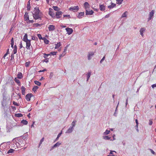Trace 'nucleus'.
Segmentation results:
<instances>
[{
	"mask_svg": "<svg viewBox=\"0 0 156 156\" xmlns=\"http://www.w3.org/2000/svg\"><path fill=\"white\" fill-rule=\"evenodd\" d=\"M56 53H57V52L54 51V52H50V54H51L52 55H56Z\"/></svg>",
	"mask_w": 156,
	"mask_h": 156,
	"instance_id": "79ce46f5",
	"label": "nucleus"
},
{
	"mask_svg": "<svg viewBox=\"0 0 156 156\" xmlns=\"http://www.w3.org/2000/svg\"><path fill=\"white\" fill-rule=\"evenodd\" d=\"M9 51V49H8V50H7V52H6V53L4 55V56H3V58H5V57H6V56L8 54V51Z\"/></svg>",
	"mask_w": 156,
	"mask_h": 156,
	"instance_id": "09e8293b",
	"label": "nucleus"
},
{
	"mask_svg": "<svg viewBox=\"0 0 156 156\" xmlns=\"http://www.w3.org/2000/svg\"><path fill=\"white\" fill-rule=\"evenodd\" d=\"M84 12H80L79 13V15H78L77 17L79 18H81L84 15Z\"/></svg>",
	"mask_w": 156,
	"mask_h": 156,
	"instance_id": "2eb2a0df",
	"label": "nucleus"
},
{
	"mask_svg": "<svg viewBox=\"0 0 156 156\" xmlns=\"http://www.w3.org/2000/svg\"><path fill=\"white\" fill-rule=\"evenodd\" d=\"M151 86L152 87V88H153L156 87V84H153Z\"/></svg>",
	"mask_w": 156,
	"mask_h": 156,
	"instance_id": "e2e57ef3",
	"label": "nucleus"
},
{
	"mask_svg": "<svg viewBox=\"0 0 156 156\" xmlns=\"http://www.w3.org/2000/svg\"><path fill=\"white\" fill-rule=\"evenodd\" d=\"M64 17H67L69 18H70V16L69 15H63Z\"/></svg>",
	"mask_w": 156,
	"mask_h": 156,
	"instance_id": "37998d69",
	"label": "nucleus"
},
{
	"mask_svg": "<svg viewBox=\"0 0 156 156\" xmlns=\"http://www.w3.org/2000/svg\"><path fill=\"white\" fill-rule=\"evenodd\" d=\"M61 144V143H60L59 142H58L54 145V146H53V147H56L60 145Z\"/></svg>",
	"mask_w": 156,
	"mask_h": 156,
	"instance_id": "7c9ffc66",
	"label": "nucleus"
},
{
	"mask_svg": "<svg viewBox=\"0 0 156 156\" xmlns=\"http://www.w3.org/2000/svg\"><path fill=\"white\" fill-rule=\"evenodd\" d=\"M110 137H109L108 136H106L104 138V139L106 140H109L110 139Z\"/></svg>",
	"mask_w": 156,
	"mask_h": 156,
	"instance_id": "a18cd8bd",
	"label": "nucleus"
},
{
	"mask_svg": "<svg viewBox=\"0 0 156 156\" xmlns=\"http://www.w3.org/2000/svg\"><path fill=\"white\" fill-rule=\"evenodd\" d=\"M66 30L67 32V34L68 35H69L72 34L73 32V30L72 28L67 27L66 29Z\"/></svg>",
	"mask_w": 156,
	"mask_h": 156,
	"instance_id": "423d86ee",
	"label": "nucleus"
},
{
	"mask_svg": "<svg viewBox=\"0 0 156 156\" xmlns=\"http://www.w3.org/2000/svg\"><path fill=\"white\" fill-rule=\"evenodd\" d=\"M153 123V122H152V120L151 119H150L149 120V124L150 125H152Z\"/></svg>",
	"mask_w": 156,
	"mask_h": 156,
	"instance_id": "864d4df0",
	"label": "nucleus"
},
{
	"mask_svg": "<svg viewBox=\"0 0 156 156\" xmlns=\"http://www.w3.org/2000/svg\"><path fill=\"white\" fill-rule=\"evenodd\" d=\"M41 24H39L38 23H35L33 24V26L35 27H37L39 26H41Z\"/></svg>",
	"mask_w": 156,
	"mask_h": 156,
	"instance_id": "cd10ccee",
	"label": "nucleus"
},
{
	"mask_svg": "<svg viewBox=\"0 0 156 156\" xmlns=\"http://www.w3.org/2000/svg\"><path fill=\"white\" fill-rule=\"evenodd\" d=\"M30 62H27L25 63V66L26 67L29 66L30 65Z\"/></svg>",
	"mask_w": 156,
	"mask_h": 156,
	"instance_id": "58836bf2",
	"label": "nucleus"
},
{
	"mask_svg": "<svg viewBox=\"0 0 156 156\" xmlns=\"http://www.w3.org/2000/svg\"><path fill=\"white\" fill-rule=\"evenodd\" d=\"M66 54V53H65L64 54H62L60 55L59 58V60L61 59V57H63Z\"/></svg>",
	"mask_w": 156,
	"mask_h": 156,
	"instance_id": "a19ab883",
	"label": "nucleus"
},
{
	"mask_svg": "<svg viewBox=\"0 0 156 156\" xmlns=\"http://www.w3.org/2000/svg\"><path fill=\"white\" fill-rule=\"evenodd\" d=\"M84 7L85 9L87 10V9H89L90 8V6L88 3L86 2L84 4Z\"/></svg>",
	"mask_w": 156,
	"mask_h": 156,
	"instance_id": "9d476101",
	"label": "nucleus"
},
{
	"mask_svg": "<svg viewBox=\"0 0 156 156\" xmlns=\"http://www.w3.org/2000/svg\"><path fill=\"white\" fill-rule=\"evenodd\" d=\"M105 59V56H104L103 58L101 60V61H100V62L101 63L103 61V60H104Z\"/></svg>",
	"mask_w": 156,
	"mask_h": 156,
	"instance_id": "bf43d9fd",
	"label": "nucleus"
},
{
	"mask_svg": "<svg viewBox=\"0 0 156 156\" xmlns=\"http://www.w3.org/2000/svg\"><path fill=\"white\" fill-rule=\"evenodd\" d=\"M14 42H11V47L13 48V45H14Z\"/></svg>",
	"mask_w": 156,
	"mask_h": 156,
	"instance_id": "052dcab7",
	"label": "nucleus"
},
{
	"mask_svg": "<svg viewBox=\"0 0 156 156\" xmlns=\"http://www.w3.org/2000/svg\"><path fill=\"white\" fill-rule=\"evenodd\" d=\"M15 116H16V117H22L23 115L21 113H18V114H15Z\"/></svg>",
	"mask_w": 156,
	"mask_h": 156,
	"instance_id": "b1692460",
	"label": "nucleus"
},
{
	"mask_svg": "<svg viewBox=\"0 0 156 156\" xmlns=\"http://www.w3.org/2000/svg\"><path fill=\"white\" fill-rule=\"evenodd\" d=\"M44 137H43L40 140L39 143V146H40L41 144H42V142L44 141Z\"/></svg>",
	"mask_w": 156,
	"mask_h": 156,
	"instance_id": "c03bdc74",
	"label": "nucleus"
},
{
	"mask_svg": "<svg viewBox=\"0 0 156 156\" xmlns=\"http://www.w3.org/2000/svg\"><path fill=\"white\" fill-rule=\"evenodd\" d=\"M91 73L90 72H89L88 73L87 75V81H88V80H89V79L90 77V75H91Z\"/></svg>",
	"mask_w": 156,
	"mask_h": 156,
	"instance_id": "c756f323",
	"label": "nucleus"
},
{
	"mask_svg": "<svg viewBox=\"0 0 156 156\" xmlns=\"http://www.w3.org/2000/svg\"><path fill=\"white\" fill-rule=\"evenodd\" d=\"M17 52V48H14L13 50V54H15Z\"/></svg>",
	"mask_w": 156,
	"mask_h": 156,
	"instance_id": "49530a36",
	"label": "nucleus"
},
{
	"mask_svg": "<svg viewBox=\"0 0 156 156\" xmlns=\"http://www.w3.org/2000/svg\"><path fill=\"white\" fill-rule=\"evenodd\" d=\"M53 8L55 11H58L59 10V8L57 6H53Z\"/></svg>",
	"mask_w": 156,
	"mask_h": 156,
	"instance_id": "f704fd0d",
	"label": "nucleus"
},
{
	"mask_svg": "<svg viewBox=\"0 0 156 156\" xmlns=\"http://www.w3.org/2000/svg\"><path fill=\"white\" fill-rule=\"evenodd\" d=\"M60 27L62 28H66V26L65 25H61L60 26Z\"/></svg>",
	"mask_w": 156,
	"mask_h": 156,
	"instance_id": "338daca9",
	"label": "nucleus"
},
{
	"mask_svg": "<svg viewBox=\"0 0 156 156\" xmlns=\"http://www.w3.org/2000/svg\"><path fill=\"white\" fill-rule=\"evenodd\" d=\"M32 14L33 17L35 20L39 19V20H41V17L42 16V13L39 10L38 7L34 8Z\"/></svg>",
	"mask_w": 156,
	"mask_h": 156,
	"instance_id": "f257e3e1",
	"label": "nucleus"
},
{
	"mask_svg": "<svg viewBox=\"0 0 156 156\" xmlns=\"http://www.w3.org/2000/svg\"><path fill=\"white\" fill-rule=\"evenodd\" d=\"M14 151V150L13 149H11L8 151V153H12Z\"/></svg>",
	"mask_w": 156,
	"mask_h": 156,
	"instance_id": "e433bc0d",
	"label": "nucleus"
},
{
	"mask_svg": "<svg viewBox=\"0 0 156 156\" xmlns=\"http://www.w3.org/2000/svg\"><path fill=\"white\" fill-rule=\"evenodd\" d=\"M21 123L24 125H26L28 124V122L26 120H23L21 121Z\"/></svg>",
	"mask_w": 156,
	"mask_h": 156,
	"instance_id": "5701e85b",
	"label": "nucleus"
},
{
	"mask_svg": "<svg viewBox=\"0 0 156 156\" xmlns=\"http://www.w3.org/2000/svg\"><path fill=\"white\" fill-rule=\"evenodd\" d=\"M55 48H58L61 46V43L60 42L59 43H58L57 44H55Z\"/></svg>",
	"mask_w": 156,
	"mask_h": 156,
	"instance_id": "4be33fe9",
	"label": "nucleus"
},
{
	"mask_svg": "<svg viewBox=\"0 0 156 156\" xmlns=\"http://www.w3.org/2000/svg\"><path fill=\"white\" fill-rule=\"evenodd\" d=\"M14 81L19 86H20L21 83L20 81L17 79L16 78H15L14 79Z\"/></svg>",
	"mask_w": 156,
	"mask_h": 156,
	"instance_id": "a211bd4d",
	"label": "nucleus"
},
{
	"mask_svg": "<svg viewBox=\"0 0 156 156\" xmlns=\"http://www.w3.org/2000/svg\"><path fill=\"white\" fill-rule=\"evenodd\" d=\"M99 8L100 9V10L101 11H104L105 9V7L103 5H100Z\"/></svg>",
	"mask_w": 156,
	"mask_h": 156,
	"instance_id": "dca6fc26",
	"label": "nucleus"
},
{
	"mask_svg": "<svg viewBox=\"0 0 156 156\" xmlns=\"http://www.w3.org/2000/svg\"><path fill=\"white\" fill-rule=\"evenodd\" d=\"M73 127H72L71 128H69L67 130L66 133H71L72 132L73 130Z\"/></svg>",
	"mask_w": 156,
	"mask_h": 156,
	"instance_id": "bb28decb",
	"label": "nucleus"
},
{
	"mask_svg": "<svg viewBox=\"0 0 156 156\" xmlns=\"http://www.w3.org/2000/svg\"><path fill=\"white\" fill-rule=\"evenodd\" d=\"M23 77L22 74L20 72L17 75V78L19 79H21Z\"/></svg>",
	"mask_w": 156,
	"mask_h": 156,
	"instance_id": "f3484780",
	"label": "nucleus"
},
{
	"mask_svg": "<svg viewBox=\"0 0 156 156\" xmlns=\"http://www.w3.org/2000/svg\"><path fill=\"white\" fill-rule=\"evenodd\" d=\"M135 122L137 125H138V122L137 119H135Z\"/></svg>",
	"mask_w": 156,
	"mask_h": 156,
	"instance_id": "69168bd1",
	"label": "nucleus"
},
{
	"mask_svg": "<svg viewBox=\"0 0 156 156\" xmlns=\"http://www.w3.org/2000/svg\"><path fill=\"white\" fill-rule=\"evenodd\" d=\"M127 13V11H126L124 13L122 16V17L123 18V17H126Z\"/></svg>",
	"mask_w": 156,
	"mask_h": 156,
	"instance_id": "2f4dec72",
	"label": "nucleus"
},
{
	"mask_svg": "<svg viewBox=\"0 0 156 156\" xmlns=\"http://www.w3.org/2000/svg\"><path fill=\"white\" fill-rule=\"evenodd\" d=\"M47 70L46 69H43V70H40L39 72H44L45 71H46Z\"/></svg>",
	"mask_w": 156,
	"mask_h": 156,
	"instance_id": "4d7b16f0",
	"label": "nucleus"
},
{
	"mask_svg": "<svg viewBox=\"0 0 156 156\" xmlns=\"http://www.w3.org/2000/svg\"><path fill=\"white\" fill-rule=\"evenodd\" d=\"M37 35L38 37L40 40L43 39V38H42V36L41 34H38Z\"/></svg>",
	"mask_w": 156,
	"mask_h": 156,
	"instance_id": "4c0bfd02",
	"label": "nucleus"
},
{
	"mask_svg": "<svg viewBox=\"0 0 156 156\" xmlns=\"http://www.w3.org/2000/svg\"><path fill=\"white\" fill-rule=\"evenodd\" d=\"M94 11L92 10H91L89 11H88L87 10H86L85 13L86 15H92L94 13Z\"/></svg>",
	"mask_w": 156,
	"mask_h": 156,
	"instance_id": "1a4fd4ad",
	"label": "nucleus"
},
{
	"mask_svg": "<svg viewBox=\"0 0 156 156\" xmlns=\"http://www.w3.org/2000/svg\"><path fill=\"white\" fill-rule=\"evenodd\" d=\"M23 40L26 43V48L27 49L30 50L31 47L32 48V47L31 44L30 40L28 39L27 34H25Z\"/></svg>",
	"mask_w": 156,
	"mask_h": 156,
	"instance_id": "f03ea898",
	"label": "nucleus"
},
{
	"mask_svg": "<svg viewBox=\"0 0 156 156\" xmlns=\"http://www.w3.org/2000/svg\"><path fill=\"white\" fill-rule=\"evenodd\" d=\"M48 14L52 17H53V16H54V14L53 12V10L52 9H51V10L50 9V10L48 12Z\"/></svg>",
	"mask_w": 156,
	"mask_h": 156,
	"instance_id": "aec40b11",
	"label": "nucleus"
},
{
	"mask_svg": "<svg viewBox=\"0 0 156 156\" xmlns=\"http://www.w3.org/2000/svg\"><path fill=\"white\" fill-rule=\"evenodd\" d=\"M67 51V48H65L64 49V51L62 54H64L65 53H66V52Z\"/></svg>",
	"mask_w": 156,
	"mask_h": 156,
	"instance_id": "8fccbe9b",
	"label": "nucleus"
},
{
	"mask_svg": "<svg viewBox=\"0 0 156 156\" xmlns=\"http://www.w3.org/2000/svg\"><path fill=\"white\" fill-rule=\"evenodd\" d=\"M105 59V56H104L103 58L101 60V61H100V62L101 63L103 61V60H104Z\"/></svg>",
	"mask_w": 156,
	"mask_h": 156,
	"instance_id": "13d9d810",
	"label": "nucleus"
},
{
	"mask_svg": "<svg viewBox=\"0 0 156 156\" xmlns=\"http://www.w3.org/2000/svg\"><path fill=\"white\" fill-rule=\"evenodd\" d=\"M26 22H27V23H33L34 22V21L33 20H29V19L27 21H26Z\"/></svg>",
	"mask_w": 156,
	"mask_h": 156,
	"instance_id": "72a5a7b5",
	"label": "nucleus"
},
{
	"mask_svg": "<svg viewBox=\"0 0 156 156\" xmlns=\"http://www.w3.org/2000/svg\"><path fill=\"white\" fill-rule=\"evenodd\" d=\"M67 51V48H65L64 49V51L62 54H64L65 53H66V52Z\"/></svg>",
	"mask_w": 156,
	"mask_h": 156,
	"instance_id": "3c124183",
	"label": "nucleus"
},
{
	"mask_svg": "<svg viewBox=\"0 0 156 156\" xmlns=\"http://www.w3.org/2000/svg\"><path fill=\"white\" fill-rule=\"evenodd\" d=\"M21 89L22 91V94L24 95L25 94V91L26 89V88L22 86L21 88Z\"/></svg>",
	"mask_w": 156,
	"mask_h": 156,
	"instance_id": "f8f14e48",
	"label": "nucleus"
},
{
	"mask_svg": "<svg viewBox=\"0 0 156 156\" xmlns=\"http://www.w3.org/2000/svg\"><path fill=\"white\" fill-rule=\"evenodd\" d=\"M116 6V4L114 3H113L112 2L111 3V5H109L108 6V8L111 9L113 7H115Z\"/></svg>",
	"mask_w": 156,
	"mask_h": 156,
	"instance_id": "6ab92c4d",
	"label": "nucleus"
},
{
	"mask_svg": "<svg viewBox=\"0 0 156 156\" xmlns=\"http://www.w3.org/2000/svg\"><path fill=\"white\" fill-rule=\"evenodd\" d=\"M33 95L31 93H29L27 94L25 96V98L27 101H29L30 100V98Z\"/></svg>",
	"mask_w": 156,
	"mask_h": 156,
	"instance_id": "39448f33",
	"label": "nucleus"
},
{
	"mask_svg": "<svg viewBox=\"0 0 156 156\" xmlns=\"http://www.w3.org/2000/svg\"><path fill=\"white\" fill-rule=\"evenodd\" d=\"M110 130H106V131L104 133L105 135H107L110 133Z\"/></svg>",
	"mask_w": 156,
	"mask_h": 156,
	"instance_id": "ea45409f",
	"label": "nucleus"
},
{
	"mask_svg": "<svg viewBox=\"0 0 156 156\" xmlns=\"http://www.w3.org/2000/svg\"><path fill=\"white\" fill-rule=\"evenodd\" d=\"M154 14V10H152L150 12L149 14V17L148 18V21L151 20Z\"/></svg>",
	"mask_w": 156,
	"mask_h": 156,
	"instance_id": "0eeeda50",
	"label": "nucleus"
},
{
	"mask_svg": "<svg viewBox=\"0 0 156 156\" xmlns=\"http://www.w3.org/2000/svg\"><path fill=\"white\" fill-rule=\"evenodd\" d=\"M62 13V12L61 11L57 12L55 15L56 18L57 19L61 18Z\"/></svg>",
	"mask_w": 156,
	"mask_h": 156,
	"instance_id": "20e7f679",
	"label": "nucleus"
},
{
	"mask_svg": "<svg viewBox=\"0 0 156 156\" xmlns=\"http://www.w3.org/2000/svg\"><path fill=\"white\" fill-rule=\"evenodd\" d=\"M28 14V13H27L26 12L24 16V20L26 21H27L29 19V16Z\"/></svg>",
	"mask_w": 156,
	"mask_h": 156,
	"instance_id": "9b49d317",
	"label": "nucleus"
},
{
	"mask_svg": "<svg viewBox=\"0 0 156 156\" xmlns=\"http://www.w3.org/2000/svg\"><path fill=\"white\" fill-rule=\"evenodd\" d=\"M48 29L49 31H52L55 29V27L54 25H49Z\"/></svg>",
	"mask_w": 156,
	"mask_h": 156,
	"instance_id": "6e6552de",
	"label": "nucleus"
},
{
	"mask_svg": "<svg viewBox=\"0 0 156 156\" xmlns=\"http://www.w3.org/2000/svg\"><path fill=\"white\" fill-rule=\"evenodd\" d=\"M36 37H34V36H32V39L33 40H35L36 39Z\"/></svg>",
	"mask_w": 156,
	"mask_h": 156,
	"instance_id": "0e129e2a",
	"label": "nucleus"
},
{
	"mask_svg": "<svg viewBox=\"0 0 156 156\" xmlns=\"http://www.w3.org/2000/svg\"><path fill=\"white\" fill-rule=\"evenodd\" d=\"M23 47V46L21 42H20V49Z\"/></svg>",
	"mask_w": 156,
	"mask_h": 156,
	"instance_id": "6e6d98bb",
	"label": "nucleus"
},
{
	"mask_svg": "<svg viewBox=\"0 0 156 156\" xmlns=\"http://www.w3.org/2000/svg\"><path fill=\"white\" fill-rule=\"evenodd\" d=\"M123 1V0H117V3L118 4H121Z\"/></svg>",
	"mask_w": 156,
	"mask_h": 156,
	"instance_id": "473e14b6",
	"label": "nucleus"
},
{
	"mask_svg": "<svg viewBox=\"0 0 156 156\" xmlns=\"http://www.w3.org/2000/svg\"><path fill=\"white\" fill-rule=\"evenodd\" d=\"M38 88V87L37 86H34L32 90L33 91L35 92L37 90Z\"/></svg>",
	"mask_w": 156,
	"mask_h": 156,
	"instance_id": "c85d7f7f",
	"label": "nucleus"
},
{
	"mask_svg": "<svg viewBox=\"0 0 156 156\" xmlns=\"http://www.w3.org/2000/svg\"><path fill=\"white\" fill-rule=\"evenodd\" d=\"M109 16V14H108L106 15L105 16V18H106L108 17Z\"/></svg>",
	"mask_w": 156,
	"mask_h": 156,
	"instance_id": "774afa93",
	"label": "nucleus"
},
{
	"mask_svg": "<svg viewBox=\"0 0 156 156\" xmlns=\"http://www.w3.org/2000/svg\"><path fill=\"white\" fill-rule=\"evenodd\" d=\"M61 133H59L58 135V136H57V137L56 138L57 139L61 135Z\"/></svg>",
	"mask_w": 156,
	"mask_h": 156,
	"instance_id": "680f3d73",
	"label": "nucleus"
},
{
	"mask_svg": "<svg viewBox=\"0 0 156 156\" xmlns=\"http://www.w3.org/2000/svg\"><path fill=\"white\" fill-rule=\"evenodd\" d=\"M76 122V121H73L72 122V125L73 126L72 127L73 128L75 126V124Z\"/></svg>",
	"mask_w": 156,
	"mask_h": 156,
	"instance_id": "de8ad7c7",
	"label": "nucleus"
},
{
	"mask_svg": "<svg viewBox=\"0 0 156 156\" xmlns=\"http://www.w3.org/2000/svg\"><path fill=\"white\" fill-rule=\"evenodd\" d=\"M49 61V59L48 58H46L45 59H44L42 60L43 62H48Z\"/></svg>",
	"mask_w": 156,
	"mask_h": 156,
	"instance_id": "c9c22d12",
	"label": "nucleus"
},
{
	"mask_svg": "<svg viewBox=\"0 0 156 156\" xmlns=\"http://www.w3.org/2000/svg\"><path fill=\"white\" fill-rule=\"evenodd\" d=\"M43 55H46V56L47 57H48V56H51V54H45V53H44L43 54Z\"/></svg>",
	"mask_w": 156,
	"mask_h": 156,
	"instance_id": "603ef678",
	"label": "nucleus"
},
{
	"mask_svg": "<svg viewBox=\"0 0 156 156\" xmlns=\"http://www.w3.org/2000/svg\"><path fill=\"white\" fill-rule=\"evenodd\" d=\"M34 83L35 84L39 86H40L41 84V83L38 81H35Z\"/></svg>",
	"mask_w": 156,
	"mask_h": 156,
	"instance_id": "a878e982",
	"label": "nucleus"
},
{
	"mask_svg": "<svg viewBox=\"0 0 156 156\" xmlns=\"http://www.w3.org/2000/svg\"><path fill=\"white\" fill-rule=\"evenodd\" d=\"M43 39L44 40V42L45 44H48L49 43V41L45 37H44L43 38Z\"/></svg>",
	"mask_w": 156,
	"mask_h": 156,
	"instance_id": "393cba45",
	"label": "nucleus"
},
{
	"mask_svg": "<svg viewBox=\"0 0 156 156\" xmlns=\"http://www.w3.org/2000/svg\"><path fill=\"white\" fill-rule=\"evenodd\" d=\"M79 9V7L78 6L71 7L69 9V10L73 12H77Z\"/></svg>",
	"mask_w": 156,
	"mask_h": 156,
	"instance_id": "7ed1b4c3",
	"label": "nucleus"
},
{
	"mask_svg": "<svg viewBox=\"0 0 156 156\" xmlns=\"http://www.w3.org/2000/svg\"><path fill=\"white\" fill-rule=\"evenodd\" d=\"M13 105H15L18 106V104L17 102H16L14 101H13Z\"/></svg>",
	"mask_w": 156,
	"mask_h": 156,
	"instance_id": "5fc2aeb1",
	"label": "nucleus"
},
{
	"mask_svg": "<svg viewBox=\"0 0 156 156\" xmlns=\"http://www.w3.org/2000/svg\"><path fill=\"white\" fill-rule=\"evenodd\" d=\"M27 10H30V1H29L27 3Z\"/></svg>",
	"mask_w": 156,
	"mask_h": 156,
	"instance_id": "412c9836",
	"label": "nucleus"
},
{
	"mask_svg": "<svg viewBox=\"0 0 156 156\" xmlns=\"http://www.w3.org/2000/svg\"><path fill=\"white\" fill-rule=\"evenodd\" d=\"M94 52H90L89 53L88 55V59L90 60L91 59V57L92 56L94 55Z\"/></svg>",
	"mask_w": 156,
	"mask_h": 156,
	"instance_id": "4468645a",
	"label": "nucleus"
},
{
	"mask_svg": "<svg viewBox=\"0 0 156 156\" xmlns=\"http://www.w3.org/2000/svg\"><path fill=\"white\" fill-rule=\"evenodd\" d=\"M146 29L145 28H142L140 30V34L141 35L142 37H143L144 36L143 33L145 31Z\"/></svg>",
	"mask_w": 156,
	"mask_h": 156,
	"instance_id": "ddd939ff",
	"label": "nucleus"
}]
</instances>
